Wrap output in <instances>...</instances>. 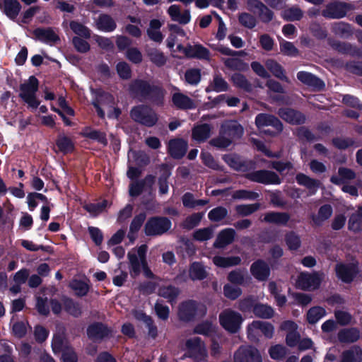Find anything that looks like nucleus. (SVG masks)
Masks as SVG:
<instances>
[{"mask_svg": "<svg viewBox=\"0 0 362 362\" xmlns=\"http://www.w3.org/2000/svg\"><path fill=\"white\" fill-rule=\"evenodd\" d=\"M129 95L139 102H148L151 104L162 107L165 102V90L160 85L151 83L144 78H134L129 83Z\"/></svg>", "mask_w": 362, "mask_h": 362, "instance_id": "nucleus-1", "label": "nucleus"}, {"mask_svg": "<svg viewBox=\"0 0 362 362\" xmlns=\"http://www.w3.org/2000/svg\"><path fill=\"white\" fill-rule=\"evenodd\" d=\"M255 125L264 135L275 137L283 130V124L276 116L268 113H259L255 117Z\"/></svg>", "mask_w": 362, "mask_h": 362, "instance_id": "nucleus-2", "label": "nucleus"}, {"mask_svg": "<svg viewBox=\"0 0 362 362\" xmlns=\"http://www.w3.org/2000/svg\"><path fill=\"white\" fill-rule=\"evenodd\" d=\"M131 118L136 123L146 127H152L158 120L157 113L148 105H138L130 110Z\"/></svg>", "mask_w": 362, "mask_h": 362, "instance_id": "nucleus-3", "label": "nucleus"}, {"mask_svg": "<svg viewBox=\"0 0 362 362\" xmlns=\"http://www.w3.org/2000/svg\"><path fill=\"white\" fill-rule=\"evenodd\" d=\"M38 88L39 81L35 76H30L28 82L19 86V97L33 109H37L40 104L36 96Z\"/></svg>", "mask_w": 362, "mask_h": 362, "instance_id": "nucleus-4", "label": "nucleus"}, {"mask_svg": "<svg viewBox=\"0 0 362 362\" xmlns=\"http://www.w3.org/2000/svg\"><path fill=\"white\" fill-rule=\"evenodd\" d=\"M206 313V306L194 300L181 303L178 308L179 318L185 322L194 321L197 316L203 317Z\"/></svg>", "mask_w": 362, "mask_h": 362, "instance_id": "nucleus-5", "label": "nucleus"}, {"mask_svg": "<svg viewBox=\"0 0 362 362\" xmlns=\"http://www.w3.org/2000/svg\"><path fill=\"white\" fill-rule=\"evenodd\" d=\"M171 226L172 222L168 217L155 216L147 220L144 231L146 236H160L167 233Z\"/></svg>", "mask_w": 362, "mask_h": 362, "instance_id": "nucleus-6", "label": "nucleus"}, {"mask_svg": "<svg viewBox=\"0 0 362 362\" xmlns=\"http://www.w3.org/2000/svg\"><path fill=\"white\" fill-rule=\"evenodd\" d=\"M243 321L242 315L233 310H223L219 315V322L222 327L231 334L239 332Z\"/></svg>", "mask_w": 362, "mask_h": 362, "instance_id": "nucleus-7", "label": "nucleus"}, {"mask_svg": "<svg viewBox=\"0 0 362 362\" xmlns=\"http://www.w3.org/2000/svg\"><path fill=\"white\" fill-rule=\"evenodd\" d=\"M353 9V6L345 1H332L325 5L321 15L327 19H341Z\"/></svg>", "mask_w": 362, "mask_h": 362, "instance_id": "nucleus-8", "label": "nucleus"}, {"mask_svg": "<svg viewBox=\"0 0 362 362\" xmlns=\"http://www.w3.org/2000/svg\"><path fill=\"white\" fill-rule=\"evenodd\" d=\"M245 177L251 182L268 185H280L281 179L277 173L268 170H258L247 173Z\"/></svg>", "mask_w": 362, "mask_h": 362, "instance_id": "nucleus-9", "label": "nucleus"}, {"mask_svg": "<svg viewBox=\"0 0 362 362\" xmlns=\"http://www.w3.org/2000/svg\"><path fill=\"white\" fill-rule=\"evenodd\" d=\"M335 273L338 279L345 284H351L359 273L358 263H338L335 266Z\"/></svg>", "mask_w": 362, "mask_h": 362, "instance_id": "nucleus-10", "label": "nucleus"}, {"mask_svg": "<svg viewBox=\"0 0 362 362\" xmlns=\"http://www.w3.org/2000/svg\"><path fill=\"white\" fill-rule=\"evenodd\" d=\"M234 362H262V358L255 346H241L234 354Z\"/></svg>", "mask_w": 362, "mask_h": 362, "instance_id": "nucleus-11", "label": "nucleus"}, {"mask_svg": "<svg viewBox=\"0 0 362 362\" xmlns=\"http://www.w3.org/2000/svg\"><path fill=\"white\" fill-rule=\"evenodd\" d=\"M322 279L317 272L312 274L303 272L298 277V287L303 291L317 289L321 285Z\"/></svg>", "mask_w": 362, "mask_h": 362, "instance_id": "nucleus-12", "label": "nucleus"}, {"mask_svg": "<svg viewBox=\"0 0 362 362\" xmlns=\"http://www.w3.org/2000/svg\"><path fill=\"white\" fill-rule=\"evenodd\" d=\"M187 353L189 357L194 359H204L206 356V350L200 337H195L189 339L185 343Z\"/></svg>", "mask_w": 362, "mask_h": 362, "instance_id": "nucleus-13", "label": "nucleus"}, {"mask_svg": "<svg viewBox=\"0 0 362 362\" xmlns=\"http://www.w3.org/2000/svg\"><path fill=\"white\" fill-rule=\"evenodd\" d=\"M86 334L93 341H101L111 335L112 329L101 322H94L88 326Z\"/></svg>", "mask_w": 362, "mask_h": 362, "instance_id": "nucleus-14", "label": "nucleus"}, {"mask_svg": "<svg viewBox=\"0 0 362 362\" xmlns=\"http://www.w3.org/2000/svg\"><path fill=\"white\" fill-rule=\"evenodd\" d=\"M188 143L184 139L175 138L169 141L168 144V151L170 156L174 159L182 158L187 153Z\"/></svg>", "mask_w": 362, "mask_h": 362, "instance_id": "nucleus-15", "label": "nucleus"}, {"mask_svg": "<svg viewBox=\"0 0 362 362\" xmlns=\"http://www.w3.org/2000/svg\"><path fill=\"white\" fill-rule=\"evenodd\" d=\"M278 115L282 119L291 124H303L305 122V117L301 112L290 107L279 108Z\"/></svg>", "mask_w": 362, "mask_h": 362, "instance_id": "nucleus-16", "label": "nucleus"}, {"mask_svg": "<svg viewBox=\"0 0 362 362\" xmlns=\"http://www.w3.org/2000/svg\"><path fill=\"white\" fill-rule=\"evenodd\" d=\"M185 56L187 59H197L199 60H210V51L202 44L187 45Z\"/></svg>", "mask_w": 362, "mask_h": 362, "instance_id": "nucleus-17", "label": "nucleus"}, {"mask_svg": "<svg viewBox=\"0 0 362 362\" xmlns=\"http://www.w3.org/2000/svg\"><path fill=\"white\" fill-rule=\"evenodd\" d=\"M250 272L257 280L264 281L269 277L271 269L269 264L264 260L259 259L251 264Z\"/></svg>", "mask_w": 362, "mask_h": 362, "instance_id": "nucleus-18", "label": "nucleus"}, {"mask_svg": "<svg viewBox=\"0 0 362 362\" xmlns=\"http://www.w3.org/2000/svg\"><path fill=\"white\" fill-rule=\"evenodd\" d=\"M35 38L45 44H55L60 41L59 36L52 28H37L33 30Z\"/></svg>", "mask_w": 362, "mask_h": 362, "instance_id": "nucleus-19", "label": "nucleus"}, {"mask_svg": "<svg viewBox=\"0 0 362 362\" xmlns=\"http://www.w3.org/2000/svg\"><path fill=\"white\" fill-rule=\"evenodd\" d=\"M235 234V230L231 228L221 230L217 235L216 239L213 245L214 247L218 249L226 247L234 241Z\"/></svg>", "mask_w": 362, "mask_h": 362, "instance_id": "nucleus-20", "label": "nucleus"}, {"mask_svg": "<svg viewBox=\"0 0 362 362\" xmlns=\"http://www.w3.org/2000/svg\"><path fill=\"white\" fill-rule=\"evenodd\" d=\"M290 218L291 216L287 212L269 211L264 215L261 221L269 224L272 223L285 226L287 225Z\"/></svg>", "mask_w": 362, "mask_h": 362, "instance_id": "nucleus-21", "label": "nucleus"}, {"mask_svg": "<svg viewBox=\"0 0 362 362\" xmlns=\"http://www.w3.org/2000/svg\"><path fill=\"white\" fill-rule=\"evenodd\" d=\"M297 78L303 84L317 88L318 90L323 89L325 86L322 79L310 72L298 71L297 73Z\"/></svg>", "mask_w": 362, "mask_h": 362, "instance_id": "nucleus-22", "label": "nucleus"}, {"mask_svg": "<svg viewBox=\"0 0 362 362\" xmlns=\"http://www.w3.org/2000/svg\"><path fill=\"white\" fill-rule=\"evenodd\" d=\"M331 47L339 53L349 54L351 57H361V52L359 48L353 46L349 42L334 40L330 42Z\"/></svg>", "mask_w": 362, "mask_h": 362, "instance_id": "nucleus-23", "label": "nucleus"}, {"mask_svg": "<svg viewBox=\"0 0 362 362\" xmlns=\"http://www.w3.org/2000/svg\"><path fill=\"white\" fill-rule=\"evenodd\" d=\"M21 8L18 0H0V8L11 20H14L18 16Z\"/></svg>", "mask_w": 362, "mask_h": 362, "instance_id": "nucleus-24", "label": "nucleus"}, {"mask_svg": "<svg viewBox=\"0 0 362 362\" xmlns=\"http://www.w3.org/2000/svg\"><path fill=\"white\" fill-rule=\"evenodd\" d=\"M172 103L179 110H192L196 107L194 100L182 93H175L172 95Z\"/></svg>", "mask_w": 362, "mask_h": 362, "instance_id": "nucleus-25", "label": "nucleus"}, {"mask_svg": "<svg viewBox=\"0 0 362 362\" xmlns=\"http://www.w3.org/2000/svg\"><path fill=\"white\" fill-rule=\"evenodd\" d=\"M243 132V127L237 122H232L223 125L220 130V134L226 136L232 141L235 139L241 138Z\"/></svg>", "mask_w": 362, "mask_h": 362, "instance_id": "nucleus-26", "label": "nucleus"}, {"mask_svg": "<svg viewBox=\"0 0 362 362\" xmlns=\"http://www.w3.org/2000/svg\"><path fill=\"white\" fill-rule=\"evenodd\" d=\"M127 257L130 264V274L132 277L135 278L138 276L141 273V267L144 269L148 266L146 257L139 259L137 255L135 253L129 252Z\"/></svg>", "mask_w": 362, "mask_h": 362, "instance_id": "nucleus-27", "label": "nucleus"}, {"mask_svg": "<svg viewBox=\"0 0 362 362\" xmlns=\"http://www.w3.org/2000/svg\"><path fill=\"white\" fill-rule=\"evenodd\" d=\"M296 180L298 185L305 187L310 191V194H315L321 185L319 180L312 178L302 173L296 175Z\"/></svg>", "mask_w": 362, "mask_h": 362, "instance_id": "nucleus-28", "label": "nucleus"}, {"mask_svg": "<svg viewBox=\"0 0 362 362\" xmlns=\"http://www.w3.org/2000/svg\"><path fill=\"white\" fill-rule=\"evenodd\" d=\"M250 5L257 10V14L260 21L264 23H268L274 18V12L270 10L259 0H253Z\"/></svg>", "mask_w": 362, "mask_h": 362, "instance_id": "nucleus-29", "label": "nucleus"}, {"mask_svg": "<svg viewBox=\"0 0 362 362\" xmlns=\"http://www.w3.org/2000/svg\"><path fill=\"white\" fill-rule=\"evenodd\" d=\"M337 338L341 343H354L360 338V331L357 327L344 328L339 331Z\"/></svg>", "mask_w": 362, "mask_h": 362, "instance_id": "nucleus-30", "label": "nucleus"}, {"mask_svg": "<svg viewBox=\"0 0 362 362\" xmlns=\"http://www.w3.org/2000/svg\"><path fill=\"white\" fill-rule=\"evenodd\" d=\"M63 308L64 311L74 317H78L82 314L81 305L73 298L64 296L62 298Z\"/></svg>", "mask_w": 362, "mask_h": 362, "instance_id": "nucleus-31", "label": "nucleus"}, {"mask_svg": "<svg viewBox=\"0 0 362 362\" xmlns=\"http://www.w3.org/2000/svg\"><path fill=\"white\" fill-rule=\"evenodd\" d=\"M55 144L60 153L66 155L75 150V144L73 140L64 134H58Z\"/></svg>", "mask_w": 362, "mask_h": 362, "instance_id": "nucleus-32", "label": "nucleus"}, {"mask_svg": "<svg viewBox=\"0 0 362 362\" xmlns=\"http://www.w3.org/2000/svg\"><path fill=\"white\" fill-rule=\"evenodd\" d=\"M340 362H362V349L358 345H354L349 349L344 350L341 355Z\"/></svg>", "mask_w": 362, "mask_h": 362, "instance_id": "nucleus-33", "label": "nucleus"}, {"mask_svg": "<svg viewBox=\"0 0 362 362\" xmlns=\"http://www.w3.org/2000/svg\"><path fill=\"white\" fill-rule=\"evenodd\" d=\"M96 25L98 30L106 33L112 32L117 28L115 21L110 15L106 13L99 15Z\"/></svg>", "mask_w": 362, "mask_h": 362, "instance_id": "nucleus-34", "label": "nucleus"}, {"mask_svg": "<svg viewBox=\"0 0 362 362\" xmlns=\"http://www.w3.org/2000/svg\"><path fill=\"white\" fill-rule=\"evenodd\" d=\"M80 134L82 137L96 141L103 146L107 145L106 134L100 130L93 129L90 127H86Z\"/></svg>", "mask_w": 362, "mask_h": 362, "instance_id": "nucleus-35", "label": "nucleus"}, {"mask_svg": "<svg viewBox=\"0 0 362 362\" xmlns=\"http://www.w3.org/2000/svg\"><path fill=\"white\" fill-rule=\"evenodd\" d=\"M145 52L149 60L156 66L161 67L166 64L167 58L159 49L147 47Z\"/></svg>", "mask_w": 362, "mask_h": 362, "instance_id": "nucleus-36", "label": "nucleus"}, {"mask_svg": "<svg viewBox=\"0 0 362 362\" xmlns=\"http://www.w3.org/2000/svg\"><path fill=\"white\" fill-rule=\"evenodd\" d=\"M252 328L259 330L268 339L273 337L274 327L270 322L259 320L253 321L247 327L248 335Z\"/></svg>", "mask_w": 362, "mask_h": 362, "instance_id": "nucleus-37", "label": "nucleus"}, {"mask_svg": "<svg viewBox=\"0 0 362 362\" xmlns=\"http://www.w3.org/2000/svg\"><path fill=\"white\" fill-rule=\"evenodd\" d=\"M233 86L246 93H252L253 90L252 84L247 79L245 75L240 73H234L230 77Z\"/></svg>", "mask_w": 362, "mask_h": 362, "instance_id": "nucleus-38", "label": "nucleus"}, {"mask_svg": "<svg viewBox=\"0 0 362 362\" xmlns=\"http://www.w3.org/2000/svg\"><path fill=\"white\" fill-rule=\"evenodd\" d=\"M229 89V85L227 81L223 78L221 74H215L213 78V81L206 88V92L209 93L214 90L216 93L226 92Z\"/></svg>", "mask_w": 362, "mask_h": 362, "instance_id": "nucleus-39", "label": "nucleus"}, {"mask_svg": "<svg viewBox=\"0 0 362 362\" xmlns=\"http://www.w3.org/2000/svg\"><path fill=\"white\" fill-rule=\"evenodd\" d=\"M267 69L277 78L284 82H289V78L285 74L283 66L274 59H268L266 62Z\"/></svg>", "mask_w": 362, "mask_h": 362, "instance_id": "nucleus-40", "label": "nucleus"}, {"mask_svg": "<svg viewBox=\"0 0 362 362\" xmlns=\"http://www.w3.org/2000/svg\"><path fill=\"white\" fill-rule=\"evenodd\" d=\"M211 127L209 124L204 123L197 125L192 129V139L197 141H204L209 138Z\"/></svg>", "mask_w": 362, "mask_h": 362, "instance_id": "nucleus-41", "label": "nucleus"}, {"mask_svg": "<svg viewBox=\"0 0 362 362\" xmlns=\"http://www.w3.org/2000/svg\"><path fill=\"white\" fill-rule=\"evenodd\" d=\"M69 287L75 292L77 297L81 298L88 293L90 285L81 279H74L70 282Z\"/></svg>", "mask_w": 362, "mask_h": 362, "instance_id": "nucleus-42", "label": "nucleus"}, {"mask_svg": "<svg viewBox=\"0 0 362 362\" xmlns=\"http://www.w3.org/2000/svg\"><path fill=\"white\" fill-rule=\"evenodd\" d=\"M189 276L192 281H201L206 278L207 272L201 262H194L189 266Z\"/></svg>", "mask_w": 362, "mask_h": 362, "instance_id": "nucleus-43", "label": "nucleus"}, {"mask_svg": "<svg viewBox=\"0 0 362 362\" xmlns=\"http://www.w3.org/2000/svg\"><path fill=\"white\" fill-rule=\"evenodd\" d=\"M180 293V289L173 285L163 286L158 289V295L167 299L168 302L173 303L175 301Z\"/></svg>", "mask_w": 362, "mask_h": 362, "instance_id": "nucleus-44", "label": "nucleus"}, {"mask_svg": "<svg viewBox=\"0 0 362 362\" xmlns=\"http://www.w3.org/2000/svg\"><path fill=\"white\" fill-rule=\"evenodd\" d=\"M213 261L216 266L221 268H227L239 265L241 262V258L238 256H215Z\"/></svg>", "mask_w": 362, "mask_h": 362, "instance_id": "nucleus-45", "label": "nucleus"}, {"mask_svg": "<svg viewBox=\"0 0 362 362\" xmlns=\"http://www.w3.org/2000/svg\"><path fill=\"white\" fill-rule=\"evenodd\" d=\"M253 313L259 318L271 319L274 315V310L272 306L267 304L256 303Z\"/></svg>", "mask_w": 362, "mask_h": 362, "instance_id": "nucleus-46", "label": "nucleus"}, {"mask_svg": "<svg viewBox=\"0 0 362 362\" xmlns=\"http://www.w3.org/2000/svg\"><path fill=\"white\" fill-rule=\"evenodd\" d=\"M326 315V310L321 306L310 308L306 315V320L310 325L316 324L322 317Z\"/></svg>", "mask_w": 362, "mask_h": 362, "instance_id": "nucleus-47", "label": "nucleus"}, {"mask_svg": "<svg viewBox=\"0 0 362 362\" xmlns=\"http://www.w3.org/2000/svg\"><path fill=\"white\" fill-rule=\"evenodd\" d=\"M332 31L336 35L342 38H348L353 34L351 25L342 21L335 23L332 26Z\"/></svg>", "mask_w": 362, "mask_h": 362, "instance_id": "nucleus-48", "label": "nucleus"}, {"mask_svg": "<svg viewBox=\"0 0 362 362\" xmlns=\"http://www.w3.org/2000/svg\"><path fill=\"white\" fill-rule=\"evenodd\" d=\"M223 63L226 67L233 71H247L249 69L248 64L239 58H228Z\"/></svg>", "mask_w": 362, "mask_h": 362, "instance_id": "nucleus-49", "label": "nucleus"}, {"mask_svg": "<svg viewBox=\"0 0 362 362\" xmlns=\"http://www.w3.org/2000/svg\"><path fill=\"white\" fill-rule=\"evenodd\" d=\"M261 207V204L259 202H256L254 204H239L235 206V210L237 214L240 216L245 217L250 216L254 214L257 211H258Z\"/></svg>", "mask_w": 362, "mask_h": 362, "instance_id": "nucleus-50", "label": "nucleus"}, {"mask_svg": "<svg viewBox=\"0 0 362 362\" xmlns=\"http://www.w3.org/2000/svg\"><path fill=\"white\" fill-rule=\"evenodd\" d=\"M71 30L79 37L89 39L90 37V30L76 21H71L69 23Z\"/></svg>", "mask_w": 362, "mask_h": 362, "instance_id": "nucleus-51", "label": "nucleus"}, {"mask_svg": "<svg viewBox=\"0 0 362 362\" xmlns=\"http://www.w3.org/2000/svg\"><path fill=\"white\" fill-rule=\"evenodd\" d=\"M259 196L258 192L247 189H238L234 191L232 194L233 199L250 201L257 200Z\"/></svg>", "mask_w": 362, "mask_h": 362, "instance_id": "nucleus-52", "label": "nucleus"}, {"mask_svg": "<svg viewBox=\"0 0 362 362\" xmlns=\"http://www.w3.org/2000/svg\"><path fill=\"white\" fill-rule=\"evenodd\" d=\"M333 213L330 204H326L321 206L318 210L317 217H313V220L316 225H321L322 222L329 219Z\"/></svg>", "mask_w": 362, "mask_h": 362, "instance_id": "nucleus-53", "label": "nucleus"}, {"mask_svg": "<svg viewBox=\"0 0 362 362\" xmlns=\"http://www.w3.org/2000/svg\"><path fill=\"white\" fill-rule=\"evenodd\" d=\"M256 300L252 296L240 299L238 303V309L244 313H253L254 308L256 305Z\"/></svg>", "mask_w": 362, "mask_h": 362, "instance_id": "nucleus-54", "label": "nucleus"}, {"mask_svg": "<svg viewBox=\"0 0 362 362\" xmlns=\"http://www.w3.org/2000/svg\"><path fill=\"white\" fill-rule=\"evenodd\" d=\"M204 215V212H197L189 215L183 221V228L187 230H192L197 227L201 222Z\"/></svg>", "mask_w": 362, "mask_h": 362, "instance_id": "nucleus-55", "label": "nucleus"}, {"mask_svg": "<svg viewBox=\"0 0 362 362\" xmlns=\"http://www.w3.org/2000/svg\"><path fill=\"white\" fill-rule=\"evenodd\" d=\"M214 332L215 328L212 322L209 320H205L197 324L194 328V333L206 337L211 336Z\"/></svg>", "mask_w": 362, "mask_h": 362, "instance_id": "nucleus-56", "label": "nucleus"}, {"mask_svg": "<svg viewBox=\"0 0 362 362\" xmlns=\"http://www.w3.org/2000/svg\"><path fill=\"white\" fill-rule=\"evenodd\" d=\"M223 161L231 168L239 170L244 166V163L241 160L240 156L235 153L225 154L222 156Z\"/></svg>", "mask_w": 362, "mask_h": 362, "instance_id": "nucleus-57", "label": "nucleus"}, {"mask_svg": "<svg viewBox=\"0 0 362 362\" xmlns=\"http://www.w3.org/2000/svg\"><path fill=\"white\" fill-rule=\"evenodd\" d=\"M285 242L288 249L293 251L298 250L301 245L300 238L294 231H290L286 234Z\"/></svg>", "mask_w": 362, "mask_h": 362, "instance_id": "nucleus-58", "label": "nucleus"}, {"mask_svg": "<svg viewBox=\"0 0 362 362\" xmlns=\"http://www.w3.org/2000/svg\"><path fill=\"white\" fill-rule=\"evenodd\" d=\"M228 211L224 206H217L211 209L208 214V218L211 221L219 222L228 216Z\"/></svg>", "mask_w": 362, "mask_h": 362, "instance_id": "nucleus-59", "label": "nucleus"}, {"mask_svg": "<svg viewBox=\"0 0 362 362\" xmlns=\"http://www.w3.org/2000/svg\"><path fill=\"white\" fill-rule=\"evenodd\" d=\"M303 16V11L297 6L288 8L284 11L283 17L288 21H300Z\"/></svg>", "mask_w": 362, "mask_h": 362, "instance_id": "nucleus-60", "label": "nucleus"}, {"mask_svg": "<svg viewBox=\"0 0 362 362\" xmlns=\"http://www.w3.org/2000/svg\"><path fill=\"white\" fill-rule=\"evenodd\" d=\"M185 78L189 84L197 85L202 78L201 70L196 68L189 69L185 71Z\"/></svg>", "mask_w": 362, "mask_h": 362, "instance_id": "nucleus-61", "label": "nucleus"}, {"mask_svg": "<svg viewBox=\"0 0 362 362\" xmlns=\"http://www.w3.org/2000/svg\"><path fill=\"white\" fill-rule=\"evenodd\" d=\"M238 21L240 24L249 29H252L257 25V20L252 14L243 12L239 14Z\"/></svg>", "mask_w": 362, "mask_h": 362, "instance_id": "nucleus-62", "label": "nucleus"}, {"mask_svg": "<svg viewBox=\"0 0 362 362\" xmlns=\"http://www.w3.org/2000/svg\"><path fill=\"white\" fill-rule=\"evenodd\" d=\"M348 229L354 233L362 231V217L358 214H351L348 221Z\"/></svg>", "mask_w": 362, "mask_h": 362, "instance_id": "nucleus-63", "label": "nucleus"}, {"mask_svg": "<svg viewBox=\"0 0 362 362\" xmlns=\"http://www.w3.org/2000/svg\"><path fill=\"white\" fill-rule=\"evenodd\" d=\"M63 362H78V357L74 349L71 346H65L62 351Z\"/></svg>", "mask_w": 362, "mask_h": 362, "instance_id": "nucleus-64", "label": "nucleus"}]
</instances>
